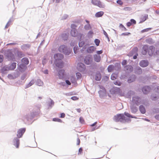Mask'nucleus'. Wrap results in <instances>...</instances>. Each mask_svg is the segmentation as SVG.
I'll return each instance as SVG.
<instances>
[{
    "instance_id": "nucleus-59",
    "label": "nucleus",
    "mask_w": 159,
    "mask_h": 159,
    "mask_svg": "<svg viewBox=\"0 0 159 159\" xmlns=\"http://www.w3.org/2000/svg\"><path fill=\"white\" fill-rule=\"evenodd\" d=\"M130 34V33L129 32H127V33H123L122 34V35H129Z\"/></svg>"
},
{
    "instance_id": "nucleus-35",
    "label": "nucleus",
    "mask_w": 159,
    "mask_h": 159,
    "mask_svg": "<svg viewBox=\"0 0 159 159\" xmlns=\"http://www.w3.org/2000/svg\"><path fill=\"white\" fill-rule=\"evenodd\" d=\"M76 76L77 79H80L81 77V75L79 72L76 73Z\"/></svg>"
},
{
    "instance_id": "nucleus-8",
    "label": "nucleus",
    "mask_w": 159,
    "mask_h": 159,
    "mask_svg": "<svg viewBox=\"0 0 159 159\" xmlns=\"http://www.w3.org/2000/svg\"><path fill=\"white\" fill-rule=\"evenodd\" d=\"M92 3L93 5H96L100 8H103V6L102 4L100 1L98 0H92Z\"/></svg>"
},
{
    "instance_id": "nucleus-22",
    "label": "nucleus",
    "mask_w": 159,
    "mask_h": 159,
    "mask_svg": "<svg viewBox=\"0 0 159 159\" xmlns=\"http://www.w3.org/2000/svg\"><path fill=\"white\" fill-rule=\"evenodd\" d=\"M22 63L25 65H27L29 64V61L28 59L27 58L25 57L21 60Z\"/></svg>"
},
{
    "instance_id": "nucleus-32",
    "label": "nucleus",
    "mask_w": 159,
    "mask_h": 159,
    "mask_svg": "<svg viewBox=\"0 0 159 159\" xmlns=\"http://www.w3.org/2000/svg\"><path fill=\"white\" fill-rule=\"evenodd\" d=\"M34 83V81H31L27 85L25 88H27L33 85Z\"/></svg>"
},
{
    "instance_id": "nucleus-55",
    "label": "nucleus",
    "mask_w": 159,
    "mask_h": 159,
    "mask_svg": "<svg viewBox=\"0 0 159 159\" xmlns=\"http://www.w3.org/2000/svg\"><path fill=\"white\" fill-rule=\"evenodd\" d=\"M84 44V42H81L79 43V46L80 47H82Z\"/></svg>"
},
{
    "instance_id": "nucleus-33",
    "label": "nucleus",
    "mask_w": 159,
    "mask_h": 159,
    "mask_svg": "<svg viewBox=\"0 0 159 159\" xmlns=\"http://www.w3.org/2000/svg\"><path fill=\"white\" fill-rule=\"evenodd\" d=\"M52 120L54 121H57L59 122H62V120L58 118H54Z\"/></svg>"
},
{
    "instance_id": "nucleus-47",
    "label": "nucleus",
    "mask_w": 159,
    "mask_h": 159,
    "mask_svg": "<svg viewBox=\"0 0 159 159\" xmlns=\"http://www.w3.org/2000/svg\"><path fill=\"white\" fill-rule=\"evenodd\" d=\"M130 21L131 23H133L134 24H136V21L133 19H131L130 20Z\"/></svg>"
},
{
    "instance_id": "nucleus-4",
    "label": "nucleus",
    "mask_w": 159,
    "mask_h": 159,
    "mask_svg": "<svg viewBox=\"0 0 159 159\" xmlns=\"http://www.w3.org/2000/svg\"><path fill=\"white\" fill-rule=\"evenodd\" d=\"M59 50L61 52H63L66 55H68L71 52V51L70 49H68L66 46L62 45L59 48Z\"/></svg>"
},
{
    "instance_id": "nucleus-43",
    "label": "nucleus",
    "mask_w": 159,
    "mask_h": 159,
    "mask_svg": "<svg viewBox=\"0 0 159 159\" xmlns=\"http://www.w3.org/2000/svg\"><path fill=\"white\" fill-rule=\"evenodd\" d=\"M154 90L155 92L159 93V86H158L157 88H155Z\"/></svg>"
},
{
    "instance_id": "nucleus-40",
    "label": "nucleus",
    "mask_w": 159,
    "mask_h": 159,
    "mask_svg": "<svg viewBox=\"0 0 159 159\" xmlns=\"http://www.w3.org/2000/svg\"><path fill=\"white\" fill-rule=\"evenodd\" d=\"M71 99L73 100L76 101L79 99V98L76 96H74L71 97Z\"/></svg>"
},
{
    "instance_id": "nucleus-6",
    "label": "nucleus",
    "mask_w": 159,
    "mask_h": 159,
    "mask_svg": "<svg viewBox=\"0 0 159 159\" xmlns=\"http://www.w3.org/2000/svg\"><path fill=\"white\" fill-rule=\"evenodd\" d=\"M141 102L140 98L138 97H135L133 98L132 100V104H136V105H139Z\"/></svg>"
},
{
    "instance_id": "nucleus-12",
    "label": "nucleus",
    "mask_w": 159,
    "mask_h": 159,
    "mask_svg": "<svg viewBox=\"0 0 159 159\" xmlns=\"http://www.w3.org/2000/svg\"><path fill=\"white\" fill-rule=\"evenodd\" d=\"M58 75L59 79H63L64 76V70H59L58 72Z\"/></svg>"
},
{
    "instance_id": "nucleus-63",
    "label": "nucleus",
    "mask_w": 159,
    "mask_h": 159,
    "mask_svg": "<svg viewBox=\"0 0 159 159\" xmlns=\"http://www.w3.org/2000/svg\"><path fill=\"white\" fill-rule=\"evenodd\" d=\"M147 16H145L143 17V19H142V20H143V21H145L147 19Z\"/></svg>"
},
{
    "instance_id": "nucleus-26",
    "label": "nucleus",
    "mask_w": 159,
    "mask_h": 159,
    "mask_svg": "<svg viewBox=\"0 0 159 159\" xmlns=\"http://www.w3.org/2000/svg\"><path fill=\"white\" fill-rule=\"evenodd\" d=\"M16 62L12 63L9 67L10 70H13L16 67Z\"/></svg>"
},
{
    "instance_id": "nucleus-51",
    "label": "nucleus",
    "mask_w": 159,
    "mask_h": 159,
    "mask_svg": "<svg viewBox=\"0 0 159 159\" xmlns=\"http://www.w3.org/2000/svg\"><path fill=\"white\" fill-rule=\"evenodd\" d=\"M115 91L116 92L118 93H120V92L121 91L120 89L119 88H116V89L115 90Z\"/></svg>"
},
{
    "instance_id": "nucleus-56",
    "label": "nucleus",
    "mask_w": 159,
    "mask_h": 159,
    "mask_svg": "<svg viewBox=\"0 0 159 159\" xmlns=\"http://www.w3.org/2000/svg\"><path fill=\"white\" fill-rule=\"evenodd\" d=\"M155 117L157 120H159V114L156 115Z\"/></svg>"
},
{
    "instance_id": "nucleus-17",
    "label": "nucleus",
    "mask_w": 159,
    "mask_h": 159,
    "mask_svg": "<svg viewBox=\"0 0 159 159\" xmlns=\"http://www.w3.org/2000/svg\"><path fill=\"white\" fill-rule=\"evenodd\" d=\"M7 57L10 60H12L14 58V54L10 51L8 52Z\"/></svg>"
},
{
    "instance_id": "nucleus-49",
    "label": "nucleus",
    "mask_w": 159,
    "mask_h": 159,
    "mask_svg": "<svg viewBox=\"0 0 159 159\" xmlns=\"http://www.w3.org/2000/svg\"><path fill=\"white\" fill-rule=\"evenodd\" d=\"M3 56L2 55H0V62H2L3 61Z\"/></svg>"
},
{
    "instance_id": "nucleus-20",
    "label": "nucleus",
    "mask_w": 159,
    "mask_h": 159,
    "mask_svg": "<svg viewBox=\"0 0 159 159\" xmlns=\"http://www.w3.org/2000/svg\"><path fill=\"white\" fill-rule=\"evenodd\" d=\"M94 59L95 61L98 62L100 61L101 57L100 56L95 55H94Z\"/></svg>"
},
{
    "instance_id": "nucleus-42",
    "label": "nucleus",
    "mask_w": 159,
    "mask_h": 159,
    "mask_svg": "<svg viewBox=\"0 0 159 159\" xmlns=\"http://www.w3.org/2000/svg\"><path fill=\"white\" fill-rule=\"evenodd\" d=\"M78 49V47H75L74 48V52L75 53H76L77 52V50Z\"/></svg>"
},
{
    "instance_id": "nucleus-60",
    "label": "nucleus",
    "mask_w": 159,
    "mask_h": 159,
    "mask_svg": "<svg viewBox=\"0 0 159 159\" xmlns=\"http://www.w3.org/2000/svg\"><path fill=\"white\" fill-rule=\"evenodd\" d=\"M66 84L68 85H70L71 84L70 82L68 80H66Z\"/></svg>"
},
{
    "instance_id": "nucleus-24",
    "label": "nucleus",
    "mask_w": 159,
    "mask_h": 159,
    "mask_svg": "<svg viewBox=\"0 0 159 159\" xmlns=\"http://www.w3.org/2000/svg\"><path fill=\"white\" fill-rule=\"evenodd\" d=\"M114 66L113 65H110L108 66L107 68L108 71L109 72H112L114 69Z\"/></svg>"
},
{
    "instance_id": "nucleus-53",
    "label": "nucleus",
    "mask_w": 159,
    "mask_h": 159,
    "mask_svg": "<svg viewBox=\"0 0 159 159\" xmlns=\"http://www.w3.org/2000/svg\"><path fill=\"white\" fill-rule=\"evenodd\" d=\"M117 3L120 5H121L123 4V2L121 0H118L117 1Z\"/></svg>"
},
{
    "instance_id": "nucleus-25",
    "label": "nucleus",
    "mask_w": 159,
    "mask_h": 159,
    "mask_svg": "<svg viewBox=\"0 0 159 159\" xmlns=\"http://www.w3.org/2000/svg\"><path fill=\"white\" fill-rule=\"evenodd\" d=\"M104 14V12L102 11H100L96 13L95 14V16L97 17H99L102 16Z\"/></svg>"
},
{
    "instance_id": "nucleus-36",
    "label": "nucleus",
    "mask_w": 159,
    "mask_h": 159,
    "mask_svg": "<svg viewBox=\"0 0 159 159\" xmlns=\"http://www.w3.org/2000/svg\"><path fill=\"white\" fill-rule=\"evenodd\" d=\"M125 115L126 116L129 117H130V118H133V116L131 115L129 113L125 112L124 113V115Z\"/></svg>"
},
{
    "instance_id": "nucleus-2",
    "label": "nucleus",
    "mask_w": 159,
    "mask_h": 159,
    "mask_svg": "<svg viewBox=\"0 0 159 159\" xmlns=\"http://www.w3.org/2000/svg\"><path fill=\"white\" fill-rule=\"evenodd\" d=\"M63 57V56L60 53L54 55V57L56 60L55 63L56 66L60 68L63 67V63L60 60H61Z\"/></svg>"
},
{
    "instance_id": "nucleus-27",
    "label": "nucleus",
    "mask_w": 159,
    "mask_h": 159,
    "mask_svg": "<svg viewBox=\"0 0 159 159\" xmlns=\"http://www.w3.org/2000/svg\"><path fill=\"white\" fill-rule=\"evenodd\" d=\"M10 70L9 67L4 66L1 70L2 72L3 73H4L6 71Z\"/></svg>"
},
{
    "instance_id": "nucleus-41",
    "label": "nucleus",
    "mask_w": 159,
    "mask_h": 159,
    "mask_svg": "<svg viewBox=\"0 0 159 159\" xmlns=\"http://www.w3.org/2000/svg\"><path fill=\"white\" fill-rule=\"evenodd\" d=\"M11 21H9L7 23V24L6 26H5V28L7 29V28L11 24Z\"/></svg>"
},
{
    "instance_id": "nucleus-58",
    "label": "nucleus",
    "mask_w": 159,
    "mask_h": 159,
    "mask_svg": "<svg viewBox=\"0 0 159 159\" xmlns=\"http://www.w3.org/2000/svg\"><path fill=\"white\" fill-rule=\"evenodd\" d=\"M102 51L101 50L100 51H98L97 52V53L98 54H102Z\"/></svg>"
},
{
    "instance_id": "nucleus-18",
    "label": "nucleus",
    "mask_w": 159,
    "mask_h": 159,
    "mask_svg": "<svg viewBox=\"0 0 159 159\" xmlns=\"http://www.w3.org/2000/svg\"><path fill=\"white\" fill-rule=\"evenodd\" d=\"M130 109L132 112L133 113H135L137 111V108L134 107V104H132L130 106Z\"/></svg>"
},
{
    "instance_id": "nucleus-11",
    "label": "nucleus",
    "mask_w": 159,
    "mask_h": 159,
    "mask_svg": "<svg viewBox=\"0 0 159 159\" xmlns=\"http://www.w3.org/2000/svg\"><path fill=\"white\" fill-rule=\"evenodd\" d=\"M150 90V88L148 86L144 87L142 89V91L143 93L145 94L148 93Z\"/></svg>"
},
{
    "instance_id": "nucleus-5",
    "label": "nucleus",
    "mask_w": 159,
    "mask_h": 159,
    "mask_svg": "<svg viewBox=\"0 0 159 159\" xmlns=\"http://www.w3.org/2000/svg\"><path fill=\"white\" fill-rule=\"evenodd\" d=\"M92 58L91 55H88L86 56L84 59V63L87 64H90L92 61Z\"/></svg>"
},
{
    "instance_id": "nucleus-28",
    "label": "nucleus",
    "mask_w": 159,
    "mask_h": 159,
    "mask_svg": "<svg viewBox=\"0 0 159 159\" xmlns=\"http://www.w3.org/2000/svg\"><path fill=\"white\" fill-rule=\"evenodd\" d=\"M118 77V74L115 73H113L111 76V79L112 80H114L117 79Z\"/></svg>"
},
{
    "instance_id": "nucleus-23",
    "label": "nucleus",
    "mask_w": 159,
    "mask_h": 159,
    "mask_svg": "<svg viewBox=\"0 0 159 159\" xmlns=\"http://www.w3.org/2000/svg\"><path fill=\"white\" fill-rule=\"evenodd\" d=\"M139 110L141 112L142 114H144L145 113L146 110L145 107L142 105H141L139 107Z\"/></svg>"
},
{
    "instance_id": "nucleus-7",
    "label": "nucleus",
    "mask_w": 159,
    "mask_h": 159,
    "mask_svg": "<svg viewBox=\"0 0 159 159\" xmlns=\"http://www.w3.org/2000/svg\"><path fill=\"white\" fill-rule=\"evenodd\" d=\"M77 68L79 71L83 72L85 70L86 66L84 64L82 63H80L78 64Z\"/></svg>"
},
{
    "instance_id": "nucleus-9",
    "label": "nucleus",
    "mask_w": 159,
    "mask_h": 159,
    "mask_svg": "<svg viewBox=\"0 0 159 159\" xmlns=\"http://www.w3.org/2000/svg\"><path fill=\"white\" fill-rule=\"evenodd\" d=\"M148 62L147 60H143L140 61L139 63L140 66L142 67H146L148 65Z\"/></svg>"
},
{
    "instance_id": "nucleus-39",
    "label": "nucleus",
    "mask_w": 159,
    "mask_h": 159,
    "mask_svg": "<svg viewBox=\"0 0 159 159\" xmlns=\"http://www.w3.org/2000/svg\"><path fill=\"white\" fill-rule=\"evenodd\" d=\"M151 28H148L142 30H141V32L142 33H143L145 32H147L149 30H151Z\"/></svg>"
},
{
    "instance_id": "nucleus-62",
    "label": "nucleus",
    "mask_w": 159,
    "mask_h": 159,
    "mask_svg": "<svg viewBox=\"0 0 159 159\" xmlns=\"http://www.w3.org/2000/svg\"><path fill=\"white\" fill-rule=\"evenodd\" d=\"M103 33H104V34L105 35L106 37L107 38H108V35L107 34V33L104 30V31H103Z\"/></svg>"
},
{
    "instance_id": "nucleus-46",
    "label": "nucleus",
    "mask_w": 159,
    "mask_h": 159,
    "mask_svg": "<svg viewBox=\"0 0 159 159\" xmlns=\"http://www.w3.org/2000/svg\"><path fill=\"white\" fill-rule=\"evenodd\" d=\"M65 114L64 113H62L61 114L60 116V117L61 118H64L65 117Z\"/></svg>"
},
{
    "instance_id": "nucleus-29",
    "label": "nucleus",
    "mask_w": 159,
    "mask_h": 159,
    "mask_svg": "<svg viewBox=\"0 0 159 159\" xmlns=\"http://www.w3.org/2000/svg\"><path fill=\"white\" fill-rule=\"evenodd\" d=\"M84 29L86 30H89L91 29V27L89 24H88L84 26Z\"/></svg>"
},
{
    "instance_id": "nucleus-54",
    "label": "nucleus",
    "mask_w": 159,
    "mask_h": 159,
    "mask_svg": "<svg viewBox=\"0 0 159 159\" xmlns=\"http://www.w3.org/2000/svg\"><path fill=\"white\" fill-rule=\"evenodd\" d=\"M71 27L72 29H75V28L76 27V26L74 24H72L71 25Z\"/></svg>"
},
{
    "instance_id": "nucleus-64",
    "label": "nucleus",
    "mask_w": 159,
    "mask_h": 159,
    "mask_svg": "<svg viewBox=\"0 0 159 159\" xmlns=\"http://www.w3.org/2000/svg\"><path fill=\"white\" fill-rule=\"evenodd\" d=\"M76 110L79 113H80L81 111V109L80 108L77 109Z\"/></svg>"
},
{
    "instance_id": "nucleus-52",
    "label": "nucleus",
    "mask_w": 159,
    "mask_h": 159,
    "mask_svg": "<svg viewBox=\"0 0 159 159\" xmlns=\"http://www.w3.org/2000/svg\"><path fill=\"white\" fill-rule=\"evenodd\" d=\"M127 61L126 60H124L122 63V64L123 65H125L126 64Z\"/></svg>"
},
{
    "instance_id": "nucleus-57",
    "label": "nucleus",
    "mask_w": 159,
    "mask_h": 159,
    "mask_svg": "<svg viewBox=\"0 0 159 159\" xmlns=\"http://www.w3.org/2000/svg\"><path fill=\"white\" fill-rule=\"evenodd\" d=\"M120 26H121L122 28H123L124 29V30L125 31H126L127 30V29L122 24H120Z\"/></svg>"
},
{
    "instance_id": "nucleus-10",
    "label": "nucleus",
    "mask_w": 159,
    "mask_h": 159,
    "mask_svg": "<svg viewBox=\"0 0 159 159\" xmlns=\"http://www.w3.org/2000/svg\"><path fill=\"white\" fill-rule=\"evenodd\" d=\"M149 48L147 45H144L143 47V50L142 52V54L143 55H146L147 52H148Z\"/></svg>"
},
{
    "instance_id": "nucleus-14",
    "label": "nucleus",
    "mask_w": 159,
    "mask_h": 159,
    "mask_svg": "<svg viewBox=\"0 0 159 159\" xmlns=\"http://www.w3.org/2000/svg\"><path fill=\"white\" fill-rule=\"evenodd\" d=\"M101 75L100 72H97L96 74L95 79L97 81H100L101 79Z\"/></svg>"
},
{
    "instance_id": "nucleus-37",
    "label": "nucleus",
    "mask_w": 159,
    "mask_h": 159,
    "mask_svg": "<svg viewBox=\"0 0 159 159\" xmlns=\"http://www.w3.org/2000/svg\"><path fill=\"white\" fill-rule=\"evenodd\" d=\"M80 121L82 124H84L85 122L84 120L82 117H80Z\"/></svg>"
},
{
    "instance_id": "nucleus-45",
    "label": "nucleus",
    "mask_w": 159,
    "mask_h": 159,
    "mask_svg": "<svg viewBox=\"0 0 159 159\" xmlns=\"http://www.w3.org/2000/svg\"><path fill=\"white\" fill-rule=\"evenodd\" d=\"M70 80H71V82L72 83H74L75 81V78L74 77L72 76L71 77V78H70Z\"/></svg>"
},
{
    "instance_id": "nucleus-38",
    "label": "nucleus",
    "mask_w": 159,
    "mask_h": 159,
    "mask_svg": "<svg viewBox=\"0 0 159 159\" xmlns=\"http://www.w3.org/2000/svg\"><path fill=\"white\" fill-rule=\"evenodd\" d=\"M114 83L115 84L118 85V86H120L121 84V83L119 81H116L114 82Z\"/></svg>"
},
{
    "instance_id": "nucleus-13",
    "label": "nucleus",
    "mask_w": 159,
    "mask_h": 159,
    "mask_svg": "<svg viewBox=\"0 0 159 159\" xmlns=\"http://www.w3.org/2000/svg\"><path fill=\"white\" fill-rule=\"evenodd\" d=\"M154 47L153 46H151L149 47L148 50V52L149 55H151L154 52Z\"/></svg>"
},
{
    "instance_id": "nucleus-19",
    "label": "nucleus",
    "mask_w": 159,
    "mask_h": 159,
    "mask_svg": "<svg viewBox=\"0 0 159 159\" xmlns=\"http://www.w3.org/2000/svg\"><path fill=\"white\" fill-rule=\"evenodd\" d=\"M125 68L128 72H130L133 70V67L130 65L127 66H125Z\"/></svg>"
},
{
    "instance_id": "nucleus-44",
    "label": "nucleus",
    "mask_w": 159,
    "mask_h": 159,
    "mask_svg": "<svg viewBox=\"0 0 159 159\" xmlns=\"http://www.w3.org/2000/svg\"><path fill=\"white\" fill-rule=\"evenodd\" d=\"M138 50V48L137 47H134L133 49V51L134 52H137Z\"/></svg>"
},
{
    "instance_id": "nucleus-21",
    "label": "nucleus",
    "mask_w": 159,
    "mask_h": 159,
    "mask_svg": "<svg viewBox=\"0 0 159 159\" xmlns=\"http://www.w3.org/2000/svg\"><path fill=\"white\" fill-rule=\"evenodd\" d=\"M77 31L75 29H72L71 31V34L72 36L76 37L77 35Z\"/></svg>"
},
{
    "instance_id": "nucleus-15",
    "label": "nucleus",
    "mask_w": 159,
    "mask_h": 159,
    "mask_svg": "<svg viewBox=\"0 0 159 159\" xmlns=\"http://www.w3.org/2000/svg\"><path fill=\"white\" fill-rule=\"evenodd\" d=\"M96 49V48L93 46H90L87 49V52L90 53H92Z\"/></svg>"
},
{
    "instance_id": "nucleus-3",
    "label": "nucleus",
    "mask_w": 159,
    "mask_h": 159,
    "mask_svg": "<svg viewBox=\"0 0 159 159\" xmlns=\"http://www.w3.org/2000/svg\"><path fill=\"white\" fill-rule=\"evenodd\" d=\"M113 120L116 122H122L125 120L126 118L124 114H119L114 116Z\"/></svg>"
},
{
    "instance_id": "nucleus-34",
    "label": "nucleus",
    "mask_w": 159,
    "mask_h": 159,
    "mask_svg": "<svg viewBox=\"0 0 159 159\" xmlns=\"http://www.w3.org/2000/svg\"><path fill=\"white\" fill-rule=\"evenodd\" d=\"M93 33V31H90L88 33V36L89 37H92Z\"/></svg>"
},
{
    "instance_id": "nucleus-1",
    "label": "nucleus",
    "mask_w": 159,
    "mask_h": 159,
    "mask_svg": "<svg viewBox=\"0 0 159 159\" xmlns=\"http://www.w3.org/2000/svg\"><path fill=\"white\" fill-rule=\"evenodd\" d=\"M26 130L25 128L19 129L17 132V138H15L13 140V145L16 148H18L20 144L19 138H21Z\"/></svg>"
},
{
    "instance_id": "nucleus-50",
    "label": "nucleus",
    "mask_w": 159,
    "mask_h": 159,
    "mask_svg": "<svg viewBox=\"0 0 159 159\" xmlns=\"http://www.w3.org/2000/svg\"><path fill=\"white\" fill-rule=\"evenodd\" d=\"M77 144L78 145H80V140L79 138H78L77 139Z\"/></svg>"
},
{
    "instance_id": "nucleus-16",
    "label": "nucleus",
    "mask_w": 159,
    "mask_h": 159,
    "mask_svg": "<svg viewBox=\"0 0 159 159\" xmlns=\"http://www.w3.org/2000/svg\"><path fill=\"white\" fill-rule=\"evenodd\" d=\"M135 78V76L134 75H132L128 79V82L129 83L132 82L134 81Z\"/></svg>"
},
{
    "instance_id": "nucleus-31",
    "label": "nucleus",
    "mask_w": 159,
    "mask_h": 159,
    "mask_svg": "<svg viewBox=\"0 0 159 159\" xmlns=\"http://www.w3.org/2000/svg\"><path fill=\"white\" fill-rule=\"evenodd\" d=\"M94 42H95L96 45L97 46H98L99 45V43H100V41L98 39H96L95 40Z\"/></svg>"
},
{
    "instance_id": "nucleus-48",
    "label": "nucleus",
    "mask_w": 159,
    "mask_h": 159,
    "mask_svg": "<svg viewBox=\"0 0 159 159\" xmlns=\"http://www.w3.org/2000/svg\"><path fill=\"white\" fill-rule=\"evenodd\" d=\"M83 151V149L82 148H80L79 149V152L78 154H81Z\"/></svg>"
},
{
    "instance_id": "nucleus-61",
    "label": "nucleus",
    "mask_w": 159,
    "mask_h": 159,
    "mask_svg": "<svg viewBox=\"0 0 159 159\" xmlns=\"http://www.w3.org/2000/svg\"><path fill=\"white\" fill-rule=\"evenodd\" d=\"M132 25V23L131 22H129L127 23V25L128 27Z\"/></svg>"
},
{
    "instance_id": "nucleus-30",
    "label": "nucleus",
    "mask_w": 159,
    "mask_h": 159,
    "mask_svg": "<svg viewBox=\"0 0 159 159\" xmlns=\"http://www.w3.org/2000/svg\"><path fill=\"white\" fill-rule=\"evenodd\" d=\"M142 71L141 68L139 67L138 68L137 71H136V74H140L142 73Z\"/></svg>"
}]
</instances>
